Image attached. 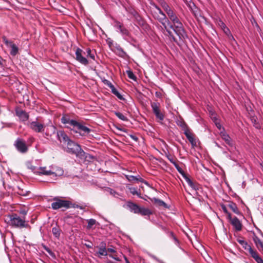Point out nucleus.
I'll return each mask as SVG.
<instances>
[{
	"label": "nucleus",
	"mask_w": 263,
	"mask_h": 263,
	"mask_svg": "<svg viewBox=\"0 0 263 263\" xmlns=\"http://www.w3.org/2000/svg\"><path fill=\"white\" fill-rule=\"evenodd\" d=\"M61 122L66 125V127L79 133L81 136L89 134L91 129L77 121L71 119L68 115H64L61 118Z\"/></svg>",
	"instance_id": "1"
},
{
	"label": "nucleus",
	"mask_w": 263,
	"mask_h": 263,
	"mask_svg": "<svg viewBox=\"0 0 263 263\" xmlns=\"http://www.w3.org/2000/svg\"><path fill=\"white\" fill-rule=\"evenodd\" d=\"M167 25H168L170 29H173L180 40L183 41L187 38L186 32L178 17L171 22L170 21V24H167Z\"/></svg>",
	"instance_id": "2"
},
{
	"label": "nucleus",
	"mask_w": 263,
	"mask_h": 263,
	"mask_svg": "<svg viewBox=\"0 0 263 263\" xmlns=\"http://www.w3.org/2000/svg\"><path fill=\"white\" fill-rule=\"evenodd\" d=\"M28 168L37 175L50 176L51 172V166L49 167L46 166H37L33 165L31 162H28L26 164Z\"/></svg>",
	"instance_id": "3"
},
{
	"label": "nucleus",
	"mask_w": 263,
	"mask_h": 263,
	"mask_svg": "<svg viewBox=\"0 0 263 263\" xmlns=\"http://www.w3.org/2000/svg\"><path fill=\"white\" fill-rule=\"evenodd\" d=\"M155 10L153 11L154 17L163 26L164 28H166L167 24H170V21L167 18L165 13H164L161 9L157 5H153Z\"/></svg>",
	"instance_id": "4"
},
{
	"label": "nucleus",
	"mask_w": 263,
	"mask_h": 263,
	"mask_svg": "<svg viewBox=\"0 0 263 263\" xmlns=\"http://www.w3.org/2000/svg\"><path fill=\"white\" fill-rule=\"evenodd\" d=\"M114 27L116 29L117 31L120 32L123 38L129 43L134 41L130 33L127 29L125 28L123 24L118 21H115L114 23Z\"/></svg>",
	"instance_id": "5"
},
{
	"label": "nucleus",
	"mask_w": 263,
	"mask_h": 263,
	"mask_svg": "<svg viewBox=\"0 0 263 263\" xmlns=\"http://www.w3.org/2000/svg\"><path fill=\"white\" fill-rule=\"evenodd\" d=\"M9 223L10 226L15 228H28L30 227L25 218H21L16 214L10 216Z\"/></svg>",
	"instance_id": "6"
},
{
	"label": "nucleus",
	"mask_w": 263,
	"mask_h": 263,
	"mask_svg": "<svg viewBox=\"0 0 263 263\" xmlns=\"http://www.w3.org/2000/svg\"><path fill=\"white\" fill-rule=\"evenodd\" d=\"M66 144L67 145V152L74 154L77 157L83 156L84 155V152L81 149L80 146L71 140Z\"/></svg>",
	"instance_id": "7"
},
{
	"label": "nucleus",
	"mask_w": 263,
	"mask_h": 263,
	"mask_svg": "<svg viewBox=\"0 0 263 263\" xmlns=\"http://www.w3.org/2000/svg\"><path fill=\"white\" fill-rule=\"evenodd\" d=\"M151 106L156 119L161 122L164 119V115L160 110V104L159 102H151Z\"/></svg>",
	"instance_id": "8"
},
{
	"label": "nucleus",
	"mask_w": 263,
	"mask_h": 263,
	"mask_svg": "<svg viewBox=\"0 0 263 263\" xmlns=\"http://www.w3.org/2000/svg\"><path fill=\"white\" fill-rule=\"evenodd\" d=\"M27 125L31 129L36 133H44L46 127L45 125L39 122L37 120L29 122Z\"/></svg>",
	"instance_id": "9"
},
{
	"label": "nucleus",
	"mask_w": 263,
	"mask_h": 263,
	"mask_svg": "<svg viewBox=\"0 0 263 263\" xmlns=\"http://www.w3.org/2000/svg\"><path fill=\"white\" fill-rule=\"evenodd\" d=\"M2 40L8 48H10V54L15 56L18 53V48L13 42L9 41L6 36H3Z\"/></svg>",
	"instance_id": "10"
},
{
	"label": "nucleus",
	"mask_w": 263,
	"mask_h": 263,
	"mask_svg": "<svg viewBox=\"0 0 263 263\" xmlns=\"http://www.w3.org/2000/svg\"><path fill=\"white\" fill-rule=\"evenodd\" d=\"M161 6L163 10L167 14L169 21L170 22L176 18L177 17L176 14L174 12L173 10L169 6V5L164 1H162L160 3Z\"/></svg>",
	"instance_id": "11"
},
{
	"label": "nucleus",
	"mask_w": 263,
	"mask_h": 263,
	"mask_svg": "<svg viewBox=\"0 0 263 263\" xmlns=\"http://www.w3.org/2000/svg\"><path fill=\"white\" fill-rule=\"evenodd\" d=\"M14 145L16 149L21 153H25L28 151L25 141L21 138H17L15 140Z\"/></svg>",
	"instance_id": "12"
},
{
	"label": "nucleus",
	"mask_w": 263,
	"mask_h": 263,
	"mask_svg": "<svg viewBox=\"0 0 263 263\" xmlns=\"http://www.w3.org/2000/svg\"><path fill=\"white\" fill-rule=\"evenodd\" d=\"M54 201L51 203V208L53 210H58L62 208L66 209L69 207V202L61 199H54Z\"/></svg>",
	"instance_id": "13"
},
{
	"label": "nucleus",
	"mask_w": 263,
	"mask_h": 263,
	"mask_svg": "<svg viewBox=\"0 0 263 263\" xmlns=\"http://www.w3.org/2000/svg\"><path fill=\"white\" fill-rule=\"evenodd\" d=\"M76 59L80 62L81 64L87 65L88 64V60L87 58L83 57V54H85V52H84L81 49L78 48L76 51Z\"/></svg>",
	"instance_id": "14"
},
{
	"label": "nucleus",
	"mask_w": 263,
	"mask_h": 263,
	"mask_svg": "<svg viewBox=\"0 0 263 263\" xmlns=\"http://www.w3.org/2000/svg\"><path fill=\"white\" fill-rule=\"evenodd\" d=\"M15 111L16 116L18 117L21 122H24L28 120L29 115L25 111L21 109L18 107H17Z\"/></svg>",
	"instance_id": "15"
},
{
	"label": "nucleus",
	"mask_w": 263,
	"mask_h": 263,
	"mask_svg": "<svg viewBox=\"0 0 263 263\" xmlns=\"http://www.w3.org/2000/svg\"><path fill=\"white\" fill-rule=\"evenodd\" d=\"M228 219L237 231H239L241 230L242 224L237 217L232 218L231 216V218H228Z\"/></svg>",
	"instance_id": "16"
},
{
	"label": "nucleus",
	"mask_w": 263,
	"mask_h": 263,
	"mask_svg": "<svg viewBox=\"0 0 263 263\" xmlns=\"http://www.w3.org/2000/svg\"><path fill=\"white\" fill-rule=\"evenodd\" d=\"M57 137L61 142H63L65 144L70 140L63 130L57 132Z\"/></svg>",
	"instance_id": "17"
},
{
	"label": "nucleus",
	"mask_w": 263,
	"mask_h": 263,
	"mask_svg": "<svg viewBox=\"0 0 263 263\" xmlns=\"http://www.w3.org/2000/svg\"><path fill=\"white\" fill-rule=\"evenodd\" d=\"M51 175L53 176H61L64 174V171L60 167L51 165Z\"/></svg>",
	"instance_id": "18"
},
{
	"label": "nucleus",
	"mask_w": 263,
	"mask_h": 263,
	"mask_svg": "<svg viewBox=\"0 0 263 263\" xmlns=\"http://www.w3.org/2000/svg\"><path fill=\"white\" fill-rule=\"evenodd\" d=\"M220 135L222 139L224 140V141L230 146H232L233 145L232 139L229 136L228 134L225 132L224 128H223V130L221 131L220 133Z\"/></svg>",
	"instance_id": "19"
},
{
	"label": "nucleus",
	"mask_w": 263,
	"mask_h": 263,
	"mask_svg": "<svg viewBox=\"0 0 263 263\" xmlns=\"http://www.w3.org/2000/svg\"><path fill=\"white\" fill-rule=\"evenodd\" d=\"M126 178L130 182H140L144 183V180L140 177L139 175L133 176V175H126Z\"/></svg>",
	"instance_id": "20"
},
{
	"label": "nucleus",
	"mask_w": 263,
	"mask_h": 263,
	"mask_svg": "<svg viewBox=\"0 0 263 263\" xmlns=\"http://www.w3.org/2000/svg\"><path fill=\"white\" fill-rule=\"evenodd\" d=\"M184 134L188 140L191 143L192 145L193 146H195L196 144L195 140L194 137L192 136V134L190 133V130L189 129H185L184 132Z\"/></svg>",
	"instance_id": "21"
},
{
	"label": "nucleus",
	"mask_w": 263,
	"mask_h": 263,
	"mask_svg": "<svg viewBox=\"0 0 263 263\" xmlns=\"http://www.w3.org/2000/svg\"><path fill=\"white\" fill-rule=\"evenodd\" d=\"M127 206L132 212L138 214L140 207L136 204L132 202H128L127 203Z\"/></svg>",
	"instance_id": "22"
},
{
	"label": "nucleus",
	"mask_w": 263,
	"mask_h": 263,
	"mask_svg": "<svg viewBox=\"0 0 263 263\" xmlns=\"http://www.w3.org/2000/svg\"><path fill=\"white\" fill-rule=\"evenodd\" d=\"M187 184L193 190H198V184L194 183L189 177H185L184 178Z\"/></svg>",
	"instance_id": "23"
},
{
	"label": "nucleus",
	"mask_w": 263,
	"mask_h": 263,
	"mask_svg": "<svg viewBox=\"0 0 263 263\" xmlns=\"http://www.w3.org/2000/svg\"><path fill=\"white\" fill-rule=\"evenodd\" d=\"M115 49L117 54L120 57L123 58L126 55V52L119 45L117 44L115 46Z\"/></svg>",
	"instance_id": "24"
},
{
	"label": "nucleus",
	"mask_w": 263,
	"mask_h": 263,
	"mask_svg": "<svg viewBox=\"0 0 263 263\" xmlns=\"http://www.w3.org/2000/svg\"><path fill=\"white\" fill-rule=\"evenodd\" d=\"M100 245H101V247L99 248L98 254L100 255H102V256L107 255V251H106V244L104 242H102L101 243Z\"/></svg>",
	"instance_id": "25"
},
{
	"label": "nucleus",
	"mask_w": 263,
	"mask_h": 263,
	"mask_svg": "<svg viewBox=\"0 0 263 263\" xmlns=\"http://www.w3.org/2000/svg\"><path fill=\"white\" fill-rule=\"evenodd\" d=\"M138 214H141L142 215H150L152 214V212L148 209L144 208H139Z\"/></svg>",
	"instance_id": "26"
},
{
	"label": "nucleus",
	"mask_w": 263,
	"mask_h": 263,
	"mask_svg": "<svg viewBox=\"0 0 263 263\" xmlns=\"http://www.w3.org/2000/svg\"><path fill=\"white\" fill-rule=\"evenodd\" d=\"M52 233L54 236L57 239H59L61 230L58 227H54L52 228Z\"/></svg>",
	"instance_id": "27"
},
{
	"label": "nucleus",
	"mask_w": 263,
	"mask_h": 263,
	"mask_svg": "<svg viewBox=\"0 0 263 263\" xmlns=\"http://www.w3.org/2000/svg\"><path fill=\"white\" fill-rule=\"evenodd\" d=\"M228 206L232 210V211L234 213H235L237 215L240 214V212L239 210H238L236 204L235 203L231 202L228 204Z\"/></svg>",
	"instance_id": "28"
},
{
	"label": "nucleus",
	"mask_w": 263,
	"mask_h": 263,
	"mask_svg": "<svg viewBox=\"0 0 263 263\" xmlns=\"http://www.w3.org/2000/svg\"><path fill=\"white\" fill-rule=\"evenodd\" d=\"M250 255L257 263H263V259L258 255L255 251L252 252Z\"/></svg>",
	"instance_id": "29"
},
{
	"label": "nucleus",
	"mask_w": 263,
	"mask_h": 263,
	"mask_svg": "<svg viewBox=\"0 0 263 263\" xmlns=\"http://www.w3.org/2000/svg\"><path fill=\"white\" fill-rule=\"evenodd\" d=\"M254 241L258 249L263 251V243L260 239L257 237H255L254 238Z\"/></svg>",
	"instance_id": "30"
},
{
	"label": "nucleus",
	"mask_w": 263,
	"mask_h": 263,
	"mask_svg": "<svg viewBox=\"0 0 263 263\" xmlns=\"http://www.w3.org/2000/svg\"><path fill=\"white\" fill-rule=\"evenodd\" d=\"M86 56L92 60H95L96 52L92 51L90 48L86 49Z\"/></svg>",
	"instance_id": "31"
},
{
	"label": "nucleus",
	"mask_w": 263,
	"mask_h": 263,
	"mask_svg": "<svg viewBox=\"0 0 263 263\" xmlns=\"http://www.w3.org/2000/svg\"><path fill=\"white\" fill-rule=\"evenodd\" d=\"M55 130V127L51 125L48 126L47 127V131L45 132V134L47 136H51L52 134H54Z\"/></svg>",
	"instance_id": "32"
},
{
	"label": "nucleus",
	"mask_w": 263,
	"mask_h": 263,
	"mask_svg": "<svg viewBox=\"0 0 263 263\" xmlns=\"http://www.w3.org/2000/svg\"><path fill=\"white\" fill-rule=\"evenodd\" d=\"M111 92L114 94L118 99L121 100H124L123 97L119 92V91L115 88L114 86L111 88Z\"/></svg>",
	"instance_id": "33"
},
{
	"label": "nucleus",
	"mask_w": 263,
	"mask_h": 263,
	"mask_svg": "<svg viewBox=\"0 0 263 263\" xmlns=\"http://www.w3.org/2000/svg\"><path fill=\"white\" fill-rule=\"evenodd\" d=\"M111 92L114 94L118 99L121 100H124L123 97L119 92V91L115 88L114 86L111 88Z\"/></svg>",
	"instance_id": "34"
},
{
	"label": "nucleus",
	"mask_w": 263,
	"mask_h": 263,
	"mask_svg": "<svg viewBox=\"0 0 263 263\" xmlns=\"http://www.w3.org/2000/svg\"><path fill=\"white\" fill-rule=\"evenodd\" d=\"M111 92L114 94L118 99L121 100H124L123 97L119 92V91L115 88L114 86L111 88Z\"/></svg>",
	"instance_id": "35"
},
{
	"label": "nucleus",
	"mask_w": 263,
	"mask_h": 263,
	"mask_svg": "<svg viewBox=\"0 0 263 263\" xmlns=\"http://www.w3.org/2000/svg\"><path fill=\"white\" fill-rule=\"evenodd\" d=\"M111 92L114 94L118 99L121 100H124L123 97L119 92V91L115 88L114 86L111 88Z\"/></svg>",
	"instance_id": "36"
},
{
	"label": "nucleus",
	"mask_w": 263,
	"mask_h": 263,
	"mask_svg": "<svg viewBox=\"0 0 263 263\" xmlns=\"http://www.w3.org/2000/svg\"><path fill=\"white\" fill-rule=\"evenodd\" d=\"M241 246L246 251H248L250 254H251L252 252L254 251L248 243L247 242H245V243Z\"/></svg>",
	"instance_id": "37"
},
{
	"label": "nucleus",
	"mask_w": 263,
	"mask_h": 263,
	"mask_svg": "<svg viewBox=\"0 0 263 263\" xmlns=\"http://www.w3.org/2000/svg\"><path fill=\"white\" fill-rule=\"evenodd\" d=\"M115 114L119 119L122 121H127L128 120V118L121 112L115 111Z\"/></svg>",
	"instance_id": "38"
},
{
	"label": "nucleus",
	"mask_w": 263,
	"mask_h": 263,
	"mask_svg": "<svg viewBox=\"0 0 263 263\" xmlns=\"http://www.w3.org/2000/svg\"><path fill=\"white\" fill-rule=\"evenodd\" d=\"M174 166L175 167V168L178 171V172L182 175L184 179L185 178V177H187V175L185 174L182 169L179 166V165L177 163L174 164Z\"/></svg>",
	"instance_id": "39"
},
{
	"label": "nucleus",
	"mask_w": 263,
	"mask_h": 263,
	"mask_svg": "<svg viewBox=\"0 0 263 263\" xmlns=\"http://www.w3.org/2000/svg\"><path fill=\"white\" fill-rule=\"evenodd\" d=\"M176 123L178 126H180L184 130V131L185 129H188L186 124L183 120L178 121Z\"/></svg>",
	"instance_id": "40"
},
{
	"label": "nucleus",
	"mask_w": 263,
	"mask_h": 263,
	"mask_svg": "<svg viewBox=\"0 0 263 263\" xmlns=\"http://www.w3.org/2000/svg\"><path fill=\"white\" fill-rule=\"evenodd\" d=\"M153 201H154V202L155 203L157 204L159 206H163L164 207L166 206V204L164 201H163L162 200H161L160 199H157L156 198H154Z\"/></svg>",
	"instance_id": "41"
},
{
	"label": "nucleus",
	"mask_w": 263,
	"mask_h": 263,
	"mask_svg": "<svg viewBox=\"0 0 263 263\" xmlns=\"http://www.w3.org/2000/svg\"><path fill=\"white\" fill-rule=\"evenodd\" d=\"M126 73L127 74V76L128 77L133 80H134V81H136V79H137V77L134 74V73L133 72V71H132L131 70H127L126 71Z\"/></svg>",
	"instance_id": "42"
},
{
	"label": "nucleus",
	"mask_w": 263,
	"mask_h": 263,
	"mask_svg": "<svg viewBox=\"0 0 263 263\" xmlns=\"http://www.w3.org/2000/svg\"><path fill=\"white\" fill-rule=\"evenodd\" d=\"M88 225H87V229H90L91 228V227L96 224V220L94 219H88Z\"/></svg>",
	"instance_id": "43"
},
{
	"label": "nucleus",
	"mask_w": 263,
	"mask_h": 263,
	"mask_svg": "<svg viewBox=\"0 0 263 263\" xmlns=\"http://www.w3.org/2000/svg\"><path fill=\"white\" fill-rule=\"evenodd\" d=\"M221 209L223 211V212L227 214V218H231V214L228 211V210L227 209V207L224 205H221Z\"/></svg>",
	"instance_id": "44"
},
{
	"label": "nucleus",
	"mask_w": 263,
	"mask_h": 263,
	"mask_svg": "<svg viewBox=\"0 0 263 263\" xmlns=\"http://www.w3.org/2000/svg\"><path fill=\"white\" fill-rule=\"evenodd\" d=\"M168 27V25H166V28H164V29L166 31L167 33L168 34L169 36L171 38H172L173 40V41H175V40H176L175 37H174V36L172 32L169 29Z\"/></svg>",
	"instance_id": "45"
},
{
	"label": "nucleus",
	"mask_w": 263,
	"mask_h": 263,
	"mask_svg": "<svg viewBox=\"0 0 263 263\" xmlns=\"http://www.w3.org/2000/svg\"><path fill=\"white\" fill-rule=\"evenodd\" d=\"M130 192L133 195H137L138 197H140V194L138 193L135 187H131L129 189Z\"/></svg>",
	"instance_id": "46"
},
{
	"label": "nucleus",
	"mask_w": 263,
	"mask_h": 263,
	"mask_svg": "<svg viewBox=\"0 0 263 263\" xmlns=\"http://www.w3.org/2000/svg\"><path fill=\"white\" fill-rule=\"evenodd\" d=\"M218 25L222 30L226 29L227 31H229V28L226 26V24L222 21L220 20L219 21Z\"/></svg>",
	"instance_id": "47"
},
{
	"label": "nucleus",
	"mask_w": 263,
	"mask_h": 263,
	"mask_svg": "<svg viewBox=\"0 0 263 263\" xmlns=\"http://www.w3.org/2000/svg\"><path fill=\"white\" fill-rule=\"evenodd\" d=\"M104 84L108 86L110 89L113 87L114 85L112 84V83L107 80H104L103 81Z\"/></svg>",
	"instance_id": "48"
},
{
	"label": "nucleus",
	"mask_w": 263,
	"mask_h": 263,
	"mask_svg": "<svg viewBox=\"0 0 263 263\" xmlns=\"http://www.w3.org/2000/svg\"><path fill=\"white\" fill-rule=\"evenodd\" d=\"M4 125L3 126L2 128H4V127H11L13 125V123H2Z\"/></svg>",
	"instance_id": "49"
},
{
	"label": "nucleus",
	"mask_w": 263,
	"mask_h": 263,
	"mask_svg": "<svg viewBox=\"0 0 263 263\" xmlns=\"http://www.w3.org/2000/svg\"><path fill=\"white\" fill-rule=\"evenodd\" d=\"M167 159H168V160L173 164L174 165V164H175L176 162V161L174 160V159L172 157L170 156H168L167 155Z\"/></svg>",
	"instance_id": "50"
},
{
	"label": "nucleus",
	"mask_w": 263,
	"mask_h": 263,
	"mask_svg": "<svg viewBox=\"0 0 263 263\" xmlns=\"http://www.w3.org/2000/svg\"><path fill=\"white\" fill-rule=\"evenodd\" d=\"M238 242L242 246L243 244H244L245 243V242H246V241H245L243 239H237Z\"/></svg>",
	"instance_id": "51"
},
{
	"label": "nucleus",
	"mask_w": 263,
	"mask_h": 263,
	"mask_svg": "<svg viewBox=\"0 0 263 263\" xmlns=\"http://www.w3.org/2000/svg\"><path fill=\"white\" fill-rule=\"evenodd\" d=\"M216 127L219 129L221 130V129L223 130V127H222L221 125L220 124V123L216 122L215 123Z\"/></svg>",
	"instance_id": "52"
},
{
	"label": "nucleus",
	"mask_w": 263,
	"mask_h": 263,
	"mask_svg": "<svg viewBox=\"0 0 263 263\" xmlns=\"http://www.w3.org/2000/svg\"><path fill=\"white\" fill-rule=\"evenodd\" d=\"M130 137L133 139L134 140H135V141H137L138 140V137H137L135 135H130Z\"/></svg>",
	"instance_id": "53"
},
{
	"label": "nucleus",
	"mask_w": 263,
	"mask_h": 263,
	"mask_svg": "<svg viewBox=\"0 0 263 263\" xmlns=\"http://www.w3.org/2000/svg\"><path fill=\"white\" fill-rule=\"evenodd\" d=\"M44 249H45V250H46V251L48 253H49L50 254H52V251H51L50 250V249H49V248H48V247H47L45 246V247H44Z\"/></svg>",
	"instance_id": "54"
},
{
	"label": "nucleus",
	"mask_w": 263,
	"mask_h": 263,
	"mask_svg": "<svg viewBox=\"0 0 263 263\" xmlns=\"http://www.w3.org/2000/svg\"><path fill=\"white\" fill-rule=\"evenodd\" d=\"M44 249H45V250H46V251L48 253H49L50 254H52V251H51L50 250V249H49V248H48V247H47L45 246V247H44Z\"/></svg>",
	"instance_id": "55"
},
{
	"label": "nucleus",
	"mask_w": 263,
	"mask_h": 263,
	"mask_svg": "<svg viewBox=\"0 0 263 263\" xmlns=\"http://www.w3.org/2000/svg\"><path fill=\"white\" fill-rule=\"evenodd\" d=\"M44 249H45V250H46V251L48 253H49L50 254H52V251H51L50 250V249H49V248H48V247H47L45 246V247H44Z\"/></svg>",
	"instance_id": "56"
},
{
	"label": "nucleus",
	"mask_w": 263,
	"mask_h": 263,
	"mask_svg": "<svg viewBox=\"0 0 263 263\" xmlns=\"http://www.w3.org/2000/svg\"><path fill=\"white\" fill-rule=\"evenodd\" d=\"M108 252H111V253H114L115 252V250L113 248H108Z\"/></svg>",
	"instance_id": "57"
},
{
	"label": "nucleus",
	"mask_w": 263,
	"mask_h": 263,
	"mask_svg": "<svg viewBox=\"0 0 263 263\" xmlns=\"http://www.w3.org/2000/svg\"><path fill=\"white\" fill-rule=\"evenodd\" d=\"M155 259L159 262V263H164L162 260H159V259L155 257Z\"/></svg>",
	"instance_id": "58"
},
{
	"label": "nucleus",
	"mask_w": 263,
	"mask_h": 263,
	"mask_svg": "<svg viewBox=\"0 0 263 263\" xmlns=\"http://www.w3.org/2000/svg\"><path fill=\"white\" fill-rule=\"evenodd\" d=\"M225 33L228 34L229 33H230V30L229 29V31H227L226 29L223 30Z\"/></svg>",
	"instance_id": "59"
},
{
	"label": "nucleus",
	"mask_w": 263,
	"mask_h": 263,
	"mask_svg": "<svg viewBox=\"0 0 263 263\" xmlns=\"http://www.w3.org/2000/svg\"><path fill=\"white\" fill-rule=\"evenodd\" d=\"M172 235H173V238L174 239V240L176 241V242H178V240L177 239V238L173 235V233H172Z\"/></svg>",
	"instance_id": "60"
},
{
	"label": "nucleus",
	"mask_w": 263,
	"mask_h": 263,
	"mask_svg": "<svg viewBox=\"0 0 263 263\" xmlns=\"http://www.w3.org/2000/svg\"><path fill=\"white\" fill-rule=\"evenodd\" d=\"M2 58L0 56V64H2Z\"/></svg>",
	"instance_id": "61"
},
{
	"label": "nucleus",
	"mask_w": 263,
	"mask_h": 263,
	"mask_svg": "<svg viewBox=\"0 0 263 263\" xmlns=\"http://www.w3.org/2000/svg\"><path fill=\"white\" fill-rule=\"evenodd\" d=\"M126 260V263H130L129 261L128 260V259L126 258H125Z\"/></svg>",
	"instance_id": "62"
},
{
	"label": "nucleus",
	"mask_w": 263,
	"mask_h": 263,
	"mask_svg": "<svg viewBox=\"0 0 263 263\" xmlns=\"http://www.w3.org/2000/svg\"><path fill=\"white\" fill-rule=\"evenodd\" d=\"M21 195H25V194L24 193H20Z\"/></svg>",
	"instance_id": "63"
},
{
	"label": "nucleus",
	"mask_w": 263,
	"mask_h": 263,
	"mask_svg": "<svg viewBox=\"0 0 263 263\" xmlns=\"http://www.w3.org/2000/svg\"><path fill=\"white\" fill-rule=\"evenodd\" d=\"M22 213H23V214H26V212H22Z\"/></svg>",
	"instance_id": "64"
}]
</instances>
